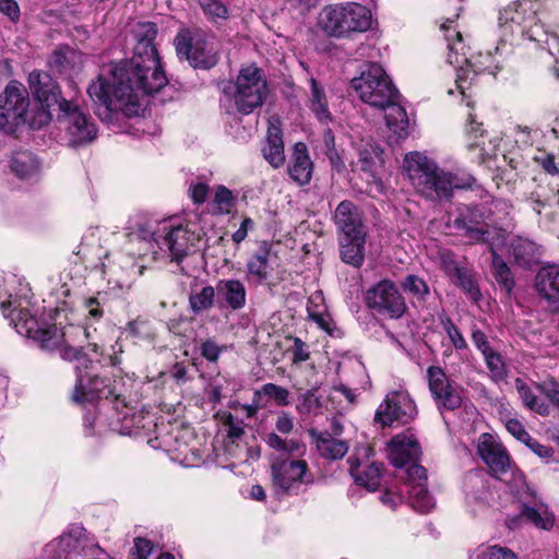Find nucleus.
Masks as SVG:
<instances>
[{
	"label": "nucleus",
	"mask_w": 559,
	"mask_h": 559,
	"mask_svg": "<svg viewBox=\"0 0 559 559\" xmlns=\"http://www.w3.org/2000/svg\"><path fill=\"white\" fill-rule=\"evenodd\" d=\"M156 35L154 23L138 22L132 26L134 46L130 61L111 67L107 75L100 73L87 87L95 105L106 111L135 116L141 109L140 97L159 92L166 85L167 79L154 45Z\"/></svg>",
	"instance_id": "nucleus-1"
},
{
	"label": "nucleus",
	"mask_w": 559,
	"mask_h": 559,
	"mask_svg": "<svg viewBox=\"0 0 559 559\" xmlns=\"http://www.w3.org/2000/svg\"><path fill=\"white\" fill-rule=\"evenodd\" d=\"M404 168L417 190L427 200H450L453 191L472 189L476 179L465 173H450L419 152H411L404 158Z\"/></svg>",
	"instance_id": "nucleus-2"
},
{
	"label": "nucleus",
	"mask_w": 559,
	"mask_h": 559,
	"mask_svg": "<svg viewBox=\"0 0 559 559\" xmlns=\"http://www.w3.org/2000/svg\"><path fill=\"white\" fill-rule=\"evenodd\" d=\"M0 308L4 316L10 318L11 324L19 334L37 342L44 349L59 350L61 358L64 360H76L79 362L75 366L76 370L78 367H81V370L88 369L93 364L81 352V348L69 343L66 332H62L56 325L39 323L28 309L23 308L21 304L16 306V300L1 301Z\"/></svg>",
	"instance_id": "nucleus-3"
},
{
	"label": "nucleus",
	"mask_w": 559,
	"mask_h": 559,
	"mask_svg": "<svg viewBox=\"0 0 559 559\" xmlns=\"http://www.w3.org/2000/svg\"><path fill=\"white\" fill-rule=\"evenodd\" d=\"M265 442L270 448L282 453L271 463L272 487L278 497L297 496L305 490L304 487L313 484V474L305 460L284 457V454L299 453L304 449L300 441L284 439L275 432H270Z\"/></svg>",
	"instance_id": "nucleus-4"
},
{
	"label": "nucleus",
	"mask_w": 559,
	"mask_h": 559,
	"mask_svg": "<svg viewBox=\"0 0 559 559\" xmlns=\"http://www.w3.org/2000/svg\"><path fill=\"white\" fill-rule=\"evenodd\" d=\"M26 90L17 82H11L0 96V130L11 133L16 127L27 124L40 129L48 124L51 116L47 110L28 109Z\"/></svg>",
	"instance_id": "nucleus-5"
},
{
	"label": "nucleus",
	"mask_w": 559,
	"mask_h": 559,
	"mask_svg": "<svg viewBox=\"0 0 559 559\" xmlns=\"http://www.w3.org/2000/svg\"><path fill=\"white\" fill-rule=\"evenodd\" d=\"M370 24V11L357 2L325 5L318 16L319 27L325 34L334 37L364 32L369 28Z\"/></svg>",
	"instance_id": "nucleus-6"
},
{
	"label": "nucleus",
	"mask_w": 559,
	"mask_h": 559,
	"mask_svg": "<svg viewBox=\"0 0 559 559\" xmlns=\"http://www.w3.org/2000/svg\"><path fill=\"white\" fill-rule=\"evenodd\" d=\"M358 97L369 106L383 109L394 98H400L384 69L378 63H368L358 78L350 82Z\"/></svg>",
	"instance_id": "nucleus-7"
},
{
	"label": "nucleus",
	"mask_w": 559,
	"mask_h": 559,
	"mask_svg": "<svg viewBox=\"0 0 559 559\" xmlns=\"http://www.w3.org/2000/svg\"><path fill=\"white\" fill-rule=\"evenodd\" d=\"M177 55L185 58L193 68L211 69L218 57L210 35L200 28L180 31L175 37Z\"/></svg>",
	"instance_id": "nucleus-8"
},
{
	"label": "nucleus",
	"mask_w": 559,
	"mask_h": 559,
	"mask_svg": "<svg viewBox=\"0 0 559 559\" xmlns=\"http://www.w3.org/2000/svg\"><path fill=\"white\" fill-rule=\"evenodd\" d=\"M452 21L447 20L441 25L445 32V39L448 41L447 61L456 70V88L462 95L469 87L476 75L481 71L472 61V56L468 55L469 48L463 43L462 34L455 29H451Z\"/></svg>",
	"instance_id": "nucleus-9"
},
{
	"label": "nucleus",
	"mask_w": 559,
	"mask_h": 559,
	"mask_svg": "<svg viewBox=\"0 0 559 559\" xmlns=\"http://www.w3.org/2000/svg\"><path fill=\"white\" fill-rule=\"evenodd\" d=\"M498 25L504 40L513 36H527L538 40L533 32L536 24V11L531 0H520L509 3L500 10Z\"/></svg>",
	"instance_id": "nucleus-10"
},
{
	"label": "nucleus",
	"mask_w": 559,
	"mask_h": 559,
	"mask_svg": "<svg viewBox=\"0 0 559 559\" xmlns=\"http://www.w3.org/2000/svg\"><path fill=\"white\" fill-rule=\"evenodd\" d=\"M235 87V105L243 115H249L255 108L261 107L267 95L263 71L257 67L242 69L237 76Z\"/></svg>",
	"instance_id": "nucleus-11"
},
{
	"label": "nucleus",
	"mask_w": 559,
	"mask_h": 559,
	"mask_svg": "<svg viewBox=\"0 0 559 559\" xmlns=\"http://www.w3.org/2000/svg\"><path fill=\"white\" fill-rule=\"evenodd\" d=\"M58 119L67 132L71 146L87 144L95 140L97 130L94 122L72 100L61 103Z\"/></svg>",
	"instance_id": "nucleus-12"
},
{
	"label": "nucleus",
	"mask_w": 559,
	"mask_h": 559,
	"mask_svg": "<svg viewBox=\"0 0 559 559\" xmlns=\"http://www.w3.org/2000/svg\"><path fill=\"white\" fill-rule=\"evenodd\" d=\"M417 415V407L405 390H395L386 394L374 415V423L382 427L397 421L407 424Z\"/></svg>",
	"instance_id": "nucleus-13"
},
{
	"label": "nucleus",
	"mask_w": 559,
	"mask_h": 559,
	"mask_svg": "<svg viewBox=\"0 0 559 559\" xmlns=\"http://www.w3.org/2000/svg\"><path fill=\"white\" fill-rule=\"evenodd\" d=\"M459 235L471 243L489 242L493 230L485 222V214L478 206L462 204L456 209V216L450 223Z\"/></svg>",
	"instance_id": "nucleus-14"
},
{
	"label": "nucleus",
	"mask_w": 559,
	"mask_h": 559,
	"mask_svg": "<svg viewBox=\"0 0 559 559\" xmlns=\"http://www.w3.org/2000/svg\"><path fill=\"white\" fill-rule=\"evenodd\" d=\"M94 369V364L85 370H81V367H78L73 400L78 403H84L111 396L118 399L120 394L117 392L116 385L111 383V379L98 378Z\"/></svg>",
	"instance_id": "nucleus-15"
},
{
	"label": "nucleus",
	"mask_w": 559,
	"mask_h": 559,
	"mask_svg": "<svg viewBox=\"0 0 559 559\" xmlns=\"http://www.w3.org/2000/svg\"><path fill=\"white\" fill-rule=\"evenodd\" d=\"M366 304L379 313L389 314L391 318H401L406 304L396 285L388 280L380 281L366 293Z\"/></svg>",
	"instance_id": "nucleus-16"
},
{
	"label": "nucleus",
	"mask_w": 559,
	"mask_h": 559,
	"mask_svg": "<svg viewBox=\"0 0 559 559\" xmlns=\"http://www.w3.org/2000/svg\"><path fill=\"white\" fill-rule=\"evenodd\" d=\"M165 235L160 239H156L157 246L168 252L171 261L179 263L183 258L194 252L200 236L191 230L188 226H176L168 228L163 227Z\"/></svg>",
	"instance_id": "nucleus-17"
},
{
	"label": "nucleus",
	"mask_w": 559,
	"mask_h": 559,
	"mask_svg": "<svg viewBox=\"0 0 559 559\" xmlns=\"http://www.w3.org/2000/svg\"><path fill=\"white\" fill-rule=\"evenodd\" d=\"M28 86L36 103L35 110H47L51 116V108L56 107L60 110L62 102H68L61 96V91L57 82L49 73L34 70L28 74Z\"/></svg>",
	"instance_id": "nucleus-18"
},
{
	"label": "nucleus",
	"mask_w": 559,
	"mask_h": 559,
	"mask_svg": "<svg viewBox=\"0 0 559 559\" xmlns=\"http://www.w3.org/2000/svg\"><path fill=\"white\" fill-rule=\"evenodd\" d=\"M429 391L439 409L454 411L461 406L462 397L450 383L445 372L437 366L427 369Z\"/></svg>",
	"instance_id": "nucleus-19"
},
{
	"label": "nucleus",
	"mask_w": 559,
	"mask_h": 559,
	"mask_svg": "<svg viewBox=\"0 0 559 559\" xmlns=\"http://www.w3.org/2000/svg\"><path fill=\"white\" fill-rule=\"evenodd\" d=\"M477 450L491 473L499 479L511 469V461L506 449L489 433H481Z\"/></svg>",
	"instance_id": "nucleus-20"
},
{
	"label": "nucleus",
	"mask_w": 559,
	"mask_h": 559,
	"mask_svg": "<svg viewBox=\"0 0 559 559\" xmlns=\"http://www.w3.org/2000/svg\"><path fill=\"white\" fill-rule=\"evenodd\" d=\"M525 202L540 216L549 207L559 203V189L552 187L546 176L534 178L526 186Z\"/></svg>",
	"instance_id": "nucleus-21"
},
{
	"label": "nucleus",
	"mask_w": 559,
	"mask_h": 559,
	"mask_svg": "<svg viewBox=\"0 0 559 559\" xmlns=\"http://www.w3.org/2000/svg\"><path fill=\"white\" fill-rule=\"evenodd\" d=\"M535 289L550 311H559V265L542 267L535 277Z\"/></svg>",
	"instance_id": "nucleus-22"
},
{
	"label": "nucleus",
	"mask_w": 559,
	"mask_h": 559,
	"mask_svg": "<svg viewBox=\"0 0 559 559\" xmlns=\"http://www.w3.org/2000/svg\"><path fill=\"white\" fill-rule=\"evenodd\" d=\"M420 454V445L409 431L394 436L388 443V456L396 467L416 462Z\"/></svg>",
	"instance_id": "nucleus-23"
},
{
	"label": "nucleus",
	"mask_w": 559,
	"mask_h": 559,
	"mask_svg": "<svg viewBox=\"0 0 559 559\" xmlns=\"http://www.w3.org/2000/svg\"><path fill=\"white\" fill-rule=\"evenodd\" d=\"M87 544L85 530L74 527L46 546V551L56 558L80 556Z\"/></svg>",
	"instance_id": "nucleus-24"
},
{
	"label": "nucleus",
	"mask_w": 559,
	"mask_h": 559,
	"mask_svg": "<svg viewBox=\"0 0 559 559\" xmlns=\"http://www.w3.org/2000/svg\"><path fill=\"white\" fill-rule=\"evenodd\" d=\"M334 222L340 236L366 234L361 214L358 207L350 201H343L337 205L334 213Z\"/></svg>",
	"instance_id": "nucleus-25"
},
{
	"label": "nucleus",
	"mask_w": 559,
	"mask_h": 559,
	"mask_svg": "<svg viewBox=\"0 0 559 559\" xmlns=\"http://www.w3.org/2000/svg\"><path fill=\"white\" fill-rule=\"evenodd\" d=\"M347 462L349 464V473L357 485L365 487L369 491L378 489L382 478V464L370 462L362 465L354 455L349 456Z\"/></svg>",
	"instance_id": "nucleus-26"
},
{
	"label": "nucleus",
	"mask_w": 559,
	"mask_h": 559,
	"mask_svg": "<svg viewBox=\"0 0 559 559\" xmlns=\"http://www.w3.org/2000/svg\"><path fill=\"white\" fill-rule=\"evenodd\" d=\"M313 173V163L309 156L305 143L298 142L288 164V175L297 185L304 186L310 182Z\"/></svg>",
	"instance_id": "nucleus-27"
},
{
	"label": "nucleus",
	"mask_w": 559,
	"mask_h": 559,
	"mask_svg": "<svg viewBox=\"0 0 559 559\" xmlns=\"http://www.w3.org/2000/svg\"><path fill=\"white\" fill-rule=\"evenodd\" d=\"M82 62L80 52L70 47H60L52 52L49 67L59 74L72 76L81 71Z\"/></svg>",
	"instance_id": "nucleus-28"
},
{
	"label": "nucleus",
	"mask_w": 559,
	"mask_h": 559,
	"mask_svg": "<svg viewBox=\"0 0 559 559\" xmlns=\"http://www.w3.org/2000/svg\"><path fill=\"white\" fill-rule=\"evenodd\" d=\"M262 153L265 160L274 168H280L285 163L282 130L274 121H270Z\"/></svg>",
	"instance_id": "nucleus-29"
},
{
	"label": "nucleus",
	"mask_w": 559,
	"mask_h": 559,
	"mask_svg": "<svg viewBox=\"0 0 559 559\" xmlns=\"http://www.w3.org/2000/svg\"><path fill=\"white\" fill-rule=\"evenodd\" d=\"M340 253L344 263L359 267L365 258L366 234L340 236Z\"/></svg>",
	"instance_id": "nucleus-30"
},
{
	"label": "nucleus",
	"mask_w": 559,
	"mask_h": 559,
	"mask_svg": "<svg viewBox=\"0 0 559 559\" xmlns=\"http://www.w3.org/2000/svg\"><path fill=\"white\" fill-rule=\"evenodd\" d=\"M216 294L217 298L233 310H239L246 306V287L238 280L219 281L216 285Z\"/></svg>",
	"instance_id": "nucleus-31"
},
{
	"label": "nucleus",
	"mask_w": 559,
	"mask_h": 559,
	"mask_svg": "<svg viewBox=\"0 0 559 559\" xmlns=\"http://www.w3.org/2000/svg\"><path fill=\"white\" fill-rule=\"evenodd\" d=\"M509 252L514 262L523 267H530L539 260V248L528 238L513 237L509 243Z\"/></svg>",
	"instance_id": "nucleus-32"
},
{
	"label": "nucleus",
	"mask_w": 559,
	"mask_h": 559,
	"mask_svg": "<svg viewBox=\"0 0 559 559\" xmlns=\"http://www.w3.org/2000/svg\"><path fill=\"white\" fill-rule=\"evenodd\" d=\"M310 435L316 440L319 454L326 460H340L348 452L347 442L334 439L329 432L311 431Z\"/></svg>",
	"instance_id": "nucleus-33"
},
{
	"label": "nucleus",
	"mask_w": 559,
	"mask_h": 559,
	"mask_svg": "<svg viewBox=\"0 0 559 559\" xmlns=\"http://www.w3.org/2000/svg\"><path fill=\"white\" fill-rule=\"evenodd\" d=\"M10 169L20 179H31L38 174L39 163L31 152H17L11 158Z\"/></svg>",
	"instance_id": "nucleus-34"
},
{
	"label": "nucleus",
	"mask_w": 559,
	"mask_h": 559,
	"mask_svg": "<svg viewBox=\"0 0 559 559\" xmlns=\"http://www.w3.org/2000/svg\"><path fill=\"white\" fill-rule=\"evenodd\" d=\"M270 248L264 245L247 263L249 277L255 284H262L269 278Z\"/></svg>",
	"instance_id": "nucleus-35"
},
{
	"label": "nucleus",
	"mask_w": 559,
	"mask_h": 559,
	"mask_svg": "<svg viewBox=\"0 0 559 559\" xmlns=\"http://www.w3.org/2000/svg\"><path fill=\"white\" fill-rule=\"evenodd\" d=\"M381 110L385 112L388 128L399 136H403L408 127V118L405 109L400 105L399 98H394Z\"/></svg>",
	"instance_id": "nucleus-36"
},
{
	"label": "nucleus",
	"mask_w": 559,
	"mask_h": 559,
	"mask_svg": "<svg viewBox=\"0 0 559 559\" xmlns=\"http://www.w3.org/2000/svg\"><path fill=\"white\" fill-rule=\"evenodd\" d=\"M515 389L523 402V404L531 411L537 413L540 416H548L550 414L549 405L540 400L528 386V384L516 378L514 381Z\"/></svg>",
	"instance_id": "nucleus-37"
},
{
	"label": "nucleus",
	"mask_w": 559,
	"mask_h": 559,
	"mask_svg": "<svg viewBox=\"0 0 559 559\" xmlns=\"http://www.w3.org/2000/svg\"><path fill=\"white\" fill-rule=\"evenodd\" d=\"M408 493L412 507L418 512L426 513L435 507V501L428 492L426 484L412 485Z\"/></svg>",
	"instance_id": "nucleus-38"
},
{
	"label": "nucleus",
	"mask_w": 559,
	"mask_h": 559,
	"mask_svg": "<svg viewBox=\"0 0 559 559\" xmlns=\"http://www.w3.org/2000/svg\"><path fill=\"white\" fill-rule=\"evenodd\" d=\"M521 516L532 522L536 527L550 530L554 526V515L543 506L539 508L523 506Z\"/></svg>",
	"instance_id": "nucleus-39"
},
{
	"label": "nucleus",
	"mask_w": 559,
	"mask_h": 559,
	"mask_svg": "<svg viewBox=\"0 0 559 559\" xmlns=\"http://www.w3.org/2000/svg\"><path fill=\"white\" fill-rule=\"evenodd\" d=\"M467 485L472 488L468 495L479 503H489L492 492L488 481L480 473H472L467 476Z\"/></svg>",
	"instance_id": "nucleus-40"
},
{
	"label": "nucleus",
	"mask_w": 559,
	"mask_h": 559,
	"mask_svg": "<svg viewBox=\"0 0 559 559\" xmlns=\"http://www.w3.org/2000/svg\"><path fill=\"white\" fill-rule=\"evenodd\" d=\"M216 288L212 286H204L201 289H194L189 297L191 310L199 313L209 310L213 307Z\"/></svg>",
	"instance_id": "nucleus-41"
},
{
	"label": "nucleus",
	"mask_w": 559,
	"mask_h": 559,
	"mask_svg": "<svg viewBox=\"0 0 559 559\" xmlns=\"http://www.w3.org/2000/svg\"><path fill=\"white\" fill-rule=\"evenodd\" d=\"M310 102L311 109L317 115L318 119L326 120L330 118L324 91L313 78L310 79Z\"/></svg>",
	"instance_id": "nucleus-42"
},
{
	"label": "nucleus",
	"mask_w": 559,
	"mask_h": 559,
	"mask_svg": "<svg viewBox=\"0 0 559 559\" xmlns=\"http://www.w3.org/2000/svg\"><path fill=\"white\" fill-rule=\"evenodd\" d=\"M492 275L507 293H511L514 287V281L507 263L492 249Z\"/></svg>",
	"instance_id": "nucleus-43"
},
{
	"label": "nucleus",
	"mask_w": 559,
	"mask_h": 559,
	"mask_svg": "<svg viewBox=\"0 0 559 559\" xmlns=\"http://www.w3.org/2000/svg\"><path fill=\"white\" fill-rule=\"evenodd\" d=\"M402 288L419 302L426 301L430 295L428 284L421 277L414 274H409L404 278L402 282Z\"/></svg>",
	"instance_id": "nucleus-44"
},
{
	"label": "nucleus",
	"mask_w": 559,
	"mask_h": 559,
	"mask_svg": "<svg viewBox=\"0 0 559 559\" xmlns=\"http://www.w3.org/2000/svg\"><path fill=\"white\" fill-rule=\"evenodd\" d=\"M456 284L467 294L473 301H478L481 297L479 287L473 275L466 269L456 270Z\"/></svg>",
	"instance_id": "nucleus-45"
},
{
	"label": "nucleus",
	"mask_w": 559,
	"mask_h": 559,
	"mask_svg": "<svg viewBox=\"0 0 559 559\" xmlns=\"http://www.w3.org/2000/svg\"><path fill=\"white\" fill-rule=\"evenodd\" d=\"M484 358L490 372V378L495 382H499L507 377V368L499 353L491 349L484 355Z\"/></svg>",
	"instance_id": "nucleus-46"
},
{
	"label": "nucleus",
	"mask_w": 559,
	"mask_h": 559,
	"mask_svg": "<svg viewBox=\"0 0 559 559\" xmlns=\"http://www.w3.org/2000/svg\"><path fill=\"white\" fill-rule=\"evenodd\" d=\"M297 411L301 415L318 414L321 409V401L313 390H308L298 397Z\"/></svg>",
	"instance_id": "nucleus-47"
},
{
	"label": "nucleus",
	"mask_w": 559,
	"mask_h": 559,
	"mask_svg": "<svg viewBox=\"0 0 559 559\" xmlns=\"http://www.w3.org/2000/svg\"><path fill=\"white\" fill-rule=\"evenodd\" d=\"M128 237L130 238V241H138L143 240L145 242H151L152 239L156 242L155 234L153 226L151 223H136L131 224L128 227Z\"/></svg>",
	"instance_id": "nucleus-48"
},
{
	"label": "nucleus",
	"mask_w": 559,
	"mask_h": 559,
	"mask_svg": "<svg viewBox=\"0 0 559 559\" xmlns=\"http://www.w3.org/2000/svg\"><path fill=\"white\" fill-rule=\"evenodd\" d=\"M260 393L272 399L280 406L289 404V391L277 384L265 383L262 385ZM257 394H259V392H257Z\"/></svg>",
	"instance_id": "nucleus-49"
},
{
	"label": "nucleus",
	"mask_w": 559,
	"mask_h": 559,
	"mask_svg": "<svg viewBox=\"0 0 559 559\" xmlns=\"http://www.w3.org/2000/svg\"><path fill=\"white\" fill-rule=\"evenodd\" d=\"M538 217L539 226L557 235L559 238V203H556L554 207H549Z\"/></svg>",
	"instance_id": "nucleus-50"
},
{
	"label": "nucleus",
	"mask_w": 559,
	"mask_h": 559,
	"mask_svg": "<svg viewBox=\"0 0 559 559\" xmlns=\"http://www.w3.org/2000/svg\"><path fill=\"white\" fill-rule=\"evenodd\" d=\"M214 203L218 213H229L234 206V197L231 191L224 186H219L215 192Z\"/></svg>",
	"instance_id": "nucleus-51"
},
{
	"label": "nucleus",
	"mask_w": 559,
	"mask_h": 559,
	"mask_svg": "<svg viewBox=\"0 0 559 559\" xmlns=\"http://www.w3.org/2000/svg\"><path fill=\"white\" fill-rule=\"evenodd\" d=\"M476 559H518V557L511 549L493 545L480 550Z\"/></svg>",
	"instance_id": "nucleus-52"
},
{
	"label": "nucleus",
	"mask_w": 559,
	"mask_h": 559,
	"mask_svg": "<svg viewBox=\"0 0 559 559\" xmlns=\"http://www.w3.org/2000/svg\"><path fill=\"white\" fill-rule=\"evenodd\" d=\"M441 323L451 340V343L456 349H464L467 347L465 338L450 318L443 319Z\"/></svg>",
	"instance_id": "nucleus-53"
},
{
	"label": "nucleus",
	"mask_w": 559,
	"mask_h": 559,
	"mask_svg": "<svg viewBox=\"0 0 559 559\" xmlns=\"http://www.w3.org/2000/svg\"><path fill=\"white\" fill-rule=\"evenodd\" d=\"M223 425L226 427L227 436L230 439H240L245 435L243 423L234 417L230 413L224 414Z\"/></svg>",
	"instance_id": "nucleus-54"
},
{
	"label": "nucleus",
	"mask_w": 559,
	"mask_h": 559,
	"mask_svg": "<svg viewBox=\"0 0 559 559\" xmlns=\"http://www.w3.org/2000/svg\"><path fill=\"white\" fill-rule=\"evenodd\" d=\"M203 11L212 19H227L228 9L218 0H205L202 3Z\"/></svg>",
	"instance_id": "nucleus-55"
},
{
	"label": "nucleus",
	"mask_w": 559,
	"mask_h": 559,
	"mask_svg": "<svg viewBox=\"0 0 559 559\" xmlns=\"http://www.w3.org/2000/svg\"><path fill=\"white\" fill-rule=\"evenodd\" d=\"M225 346H219L213 340H206L201 343V355L207 359L209 361H217L222 352L225 349Z\"/></svg>",
	"instance_id": "nucleus-56"
},
{
	"label": "nucleus",
	"mask_w": 559,
	"mask_h": 559,
	"mask_svg": "<svg viewBox=\"0 0 559 559\" xmlns=\"http://www.w3.org/2000/svg\"><path fill=\"white\" fill-rule=\"evenodd\" d=\"M152 550L153 544L148 539L138 537L134 539L130 559H147Z\"/></svg>",
	"instance_id": "nucleus-57"
},
{
	"label": "nucleus",
	"mask_w": 559,
	"mask_h": 559,
	"mask_svg": "<svg viewBox=\"0 0 559 559\" xmlns=\"http://www.w3.org/2000/svg\"><path fill=\"white\" fill-rule=\"evenodd\" d=\"M0 13L8 16L11 22L17 23L21 11L15 0H0Z\"/></svg>",
	"instance_id": "nucleus-58"
},
{
	"label": "nucleus",
	"mask_w": 559,
	"mask_h": 559,
	"mask_svg": "<svg viewBox=\"0 0 559 559\" xmlns=\"http://www.w3.org/2000/svg\"><path fill=\"white\" fill-rule=\"evenodd\" d=\"M537 389L559 409V384L555 381L538 384Z\"/></svg>",
	"instance_id": "nucleus-59"
},
{
	"label": "nucleus",
	"mask_w": 559,
	"mask_h": 559,
	"mask_svg": "<svg viewBox=\"0 0 559 559\" xmlns=\"http://www.w3.org/2000/svg\"><path fill=\"white\" fill-rule=\"evenodd\" d=\"M506 428L514 438L524 443L528 441V438L531 437L522 423L518 419H509L506 423Z\"/></svg>",
	"instance_id": "nucleus-60"
},
{
	"label": "nucleus",
	"mask_w": 559,
	"mask_h": 559,
	"mask_svg": "<svg viewBox=\"0 0 559 559\" xmlns=\"http://www.w3.org/2000/svg\"><path fill=\"white\" fill-rule=\"evenodd\" d=\"M294 418L286 412H281L275 421V428L280 433L288 435L294 430Z\"/></svg>",
	"instance_id": "nucleus-61"
},
{
	"label": "nucleus",
	"mask_w": 559,
	"mask_h": 559,
	"mask_svg": "<svg viewBox=\"0 0 559 559\" xmlns=\"http://www.w3.org/2000/svg\"><path fill=\"white\" fill-rule=\"evenodd\" d=\"M409 467L407 468V475L409 480V487L414 484H426L427 480V473L425 467L415 464V462L409 463Z\"/></svg>",
	"instance_id": "nucleus-62"
},
{
	"label": "nucleus",
	"mask_w": 559,
	"mask_h": 559,
	"mask_svg": "<svg viewBox=\"0 0 559 559\" xmlns=\"http://www.w3.org/2000/svg\"><path fill=\"white\" fill-rule=\"evenodd\" d=\"M525 444L539 457L542 459H550L554 455V450L551 447L544 445L538 441L534 440L532 437L528 438V441Z\"/></svg>",
	"instance_id": "nucleus-63"
},
{
	"label": "nucleus",
	"mask_w": 559,
	"mask_h": 559,
	"mask_svg": "<svg viewBox=\"0 0 559 559\" xmlns=\"http://www.w3.org/2000/svg\"><path fill=\"white\" fill-rule=\"evenodd\" d=\"M190 195L194 203H203L209 193V186L202 182L191 185L189 189Z\"/></svg>",
	"instance_id": "nucleus-64"
}]
</instances>
